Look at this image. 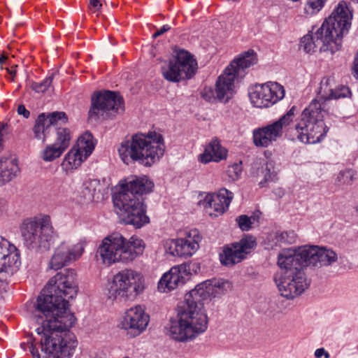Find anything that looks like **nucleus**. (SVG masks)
I'll return each instance as SVG.
<instances>
[{"label": "nucleus", "instance_id": "1a4fd4ad", "mask_svg": "<svg viewBox=\"0 0 358 358\" xmlns=\"http://www.w3.org/2000/svg\"><path fill=\"white\" fill-rule=\"evenodd\" d=\"M144 249L145 243L138 236H132L127 240L116 232L103 239L98 252L103 262L110 265L115 262H132L143 253Z\"/></svg>", "mask_w": 358, "mask_h": 358}, {"label": "nucleus", "instance_id": "4be33fe9", "mask_svg": "<svg viewBox=\"0 0 358 358\" xmlns=\"http://www.w3.org/2000/svg\"><path fill=\"white\" fill-rule=\"evenodd\" d=\"M240 78L232 71L227 67L224 72L217 78L215 84V94L217 100L227 103L233 96L235 90V79Z\"/></svg>", "mask_w": 358, "mask_h": 358}, {"label": "nucleus", "instance_id": "aec40b11", "mask_svg": "<svg viewBox=\"0 0 358 358\" xmlns=\"http://www.w3.org/2000/svg\"><path fill=\"white\" fill-rule=\"evenodd\" d=\"M201 240L199 231L192 229L186 233L185 238L171 240L169 246V252L173 256L190 257L199 249Z\"/></svg>", "mask_w": 358, "mask_h": 358}, {"label": "nucleus", "instance_id": "864d4df0", "mask_svg": "<svg viewBox=\"0 0 358 358\" xmlns=\"http://www.w3.org/2000/svg\"><path fill=\"white\" fill-rule=\"evenodd\" d=\"M357 350H358V345H357Z\"/></svg>", "mask_w": 358, "mask_h": 358}, {"label": "nucleus", "instance_id": "2f4dec72", "mask_svg": "<svg viewBox=\"0 0 358 358\" xmlns=\"http://www.w3.org/2000/svg\"><path fill=\"white\" fill-rule=\"evenodd\" d=\"M64 151V150L54 143L45 146L41 152V157L45 162H52L60 157Z\"/></svg>", "mask_w": 358, "mask_h": 358}, {"label": "nucleus", "instance_id": "20e7f679", "mask_svg": "<svg viewBox=\"0 0 358 358\" xmlns=\"http://www.w3.org/2000/svg\"><path fill=\"white\" fill-rule=\"evenodd\" d=\"M352 13L345 1L340 2L322 26L314 33L308 34L301 41V47L307 53L329 52L331 55L342 46V38L351 26Z\"/></svg>", "mask_w": 358, "mask_h": 358}, {"label": "nucleus", "instance_id": "c9c22d12", "mask_svg": "<svg viewBox=\"0 0 358 358\" xmlns=\"http://www.w3.org/2000/svg\"><path fill=\"white\" fill-rule=\"evenodd\" d=\"M36 341H38V342L40 343V337H34L33 335L31 334L28 338L27 342L22 343L20 344V347L24 351H26L27 348H29L33 358H41L40 354L35 344V342Z\"/></svg>", "mask_w": 358, "mask_h": 358}, {"label": "nucleus", "instance_id": "c756f323", "mask_svg": "<svg viewBox=\"0 0 358 358\" xmlns=\"http://www.w3.org/2000/svg\"><path fill=\"white\" fill-rule=\"evenodd\" d=\"M335 85L336 83L333 78L324 77L320 81L317 91L320 98L324 101L330 100L331 97H336L333 94V90Z\"/></svg>", "mask_w": 358, "mask_h": 358}, {"label": "nucleus", "instance_id": "dca6fc26", "mask_svg": "<svg viewBox=\"0 0 358 358\" xmlns=\"http://www.w3.org/2000/svg\"><path fill=\"white\" fill-rule=\"evenodd\" d=\"M294 256L303 266H328L337 261L336 253L330 249L304 245L294 250Z\"/></svg>", "mask_w": 358, "mask_h": 358}, {"label": "nucleus", "instance_id": "f8f14e48", "mask_svg": "<svg viewBox=\"0 0 358 358\" xmlns=\"http://www.w3.org/2000/svg\"><path fill=\"white\" fill-rule=\"evenodd\" d=\"M197 70V62L187 51L180 50L167 64L162 66L164 78L170 82L179 83L192 78Z\"/></svg>", "mask_w": 358, "mask_h": 358}, {"label": "nucleus", "instance_id": "c03bdc74", "mask_svg": "<svg viewBox=\"0 0 358 358\" xmlns=\"http://www.w3.org/2000/svg\"><path fill=\"white\" fill-rule=\"evenodd\" d=\"M266 171L264 181L259 182V185L262 187L264 186V183L268 181H274L276 179V173L275 171H271L268 164H266Z\"/></svg>", "mask_w": 358, "mask_h": 358}, {"label": "nucleus", "instance_id": "7ed1b4c3", "mask_svg": "<svg viewBox=\"0 0 358 358\" xmlns=\"http://www.w3.org/2000/svg\"><path fill=\"white\" fill-rule=\"evenodd\" d=\"M34 329L40 337L43 358H71L78 345L76 336L70 329L75 324L72 313L42 315L34 313Z\"/></svg>", "mask_w": 358, "mask_h": 358}, {"label": "nucleus", "instance_id": "bb28decb", "mask_svg": "<svg viewBox=\"0 0 358 358\" xmlns=\"http://www.w3.org/2000/svg\"><path fill=\"white\" fill-rule=\"evenodd\" d=\"M227 154V150L221 145L217 139H215L206 147L203 153L199 156V160L205 164L211 161L218 162L225 159Z\"/></svg>", "mask_w": 358, "mask_h": 358}, {"label": "nucleus", "instance_id": "4468645a", "mask_svg": "<svg viewBox=\"0 0 358 358\" xmlns=\"http://www.w3.org/2000/svg\"><path fill=\"white\" fill-rule=\"evenodd\" d=\"M284 87L276 82L257 84L250 88L249 97L257 108H268L285 96Z\"/></svg>", "mask_w": 358, "mask_h": 358}, {"label": "nucleus", "instance_id": "423d86ee", "mask_svg": "<svg viewBox=\"0 0 358 358\" xmlns=\"http://www.w3.org/2000/svg\"><path fill=\"white\" fill-rule=\"evenodd\" d=\"M153 187V182L146 177H135L121 185V191L113 197V203L126 224L139 229L150 222L143 194L150 193Z\"/></svg>", "mask_w": 358, "mask_h": 358}, {"label": "nucleus", "instance_id": "7c9ffc66", "mask_svg": "<svg viewBox=\"0 0 358 358\" xmlns=\"http://www.w3.org/2000/svg\"><path fill=\"white\" fill-rule=\"evenodd\" d=\"M53 131L56 135L54 143L66 150L69 147L72 138L70 129L66 127H57Z\"/></svg>", "mask_w": 358, "mask_h": 358}, {"label": "nucleus", "instance_id": "9b49d317", "mask_svg": "<svg viewBox=\"0 0 358 358\" xmlns=\"http://www.w3.org/2000/svg\"><path fill=\"white\" fill-rule=\"evenodd\" d=\"M144 278L141 273L125 269L117 273L108 290L112 300L133 299L144 289Z\"/></svg>", "mask_w": 358, "mask_h": 358}, {"label": "nucleus", "instance_id": "58836bf2", "mask_svg": "<svg viewBox=\"0 0 358 358\" xmlns=\"http://www.w3.org/2000/svg\"><path fill=\"white\" fill-rule=\"evenodd\" d=\"M252 220H255V217H248L245 215H240L236 218L238 227L242 231H248L251 229Z\"/></svg>", "mask_w": 358, "mask_h": 358}, {"label": "nucleus", "instance_id": "37998d69", "mask_svg": "<svg viewBox=\"0 0 358 358\" xmlns=\"http://www.w3.org/2000/svg\"><path fill=\"white\" fill-rule=\"evenodd\" d=\"M279 240L285 243L292 244L295 242L296 234L294 231L282 232L279 236Z\"/></svg>", "mask_w": 358, "mask_h": 358}, {"label": "nucleus", "instance_id": "603ef678", "mask_svg": "<svg viewBox=\"0 0 358 358\" xmlns=\"http://www.w3.org/2000/svg\"><path fill=\"white\" fill-rule=\"evenodd\" d=\"M324 1H327V0H324Z\"/></svg>", "mask_w": 358, "mask_h": 358}, {"label": "nucleus", "instance_id": "c85d7f7f", "mask_svg": "<svg viewBox=\"0 0 358 358\" xmlns=\"http://www.w3.org/2000/svg\"><path fill=\"white\" fill-rule=\"evenodd\" d=\"M101 185L99 180L90 179L83 184V193L85 199L89 201L99 199L98 194L101 192Z\"/></svg>", "mask_w": 358, "mask_h": 358}, {"label": "nucleus", "instance_id": "a18cd8bd", "mask_svg": "<svg viewBox=\"0 0 358 358\" xmlns=\"http://www.w3.org/2000/svg\"><path fill=\"white\" fill-rule=\"evenodd\" d=\"M89 7L91 10L93 12L99 11L101 7L102 4L100 3L99 0H89Z\"/></svg>", "mask_w": 358, "mask_h": 358}, {"label": "nucleus", "instance_id": "412c9836", "mask_svg": "<svg viewBox=\"0 0 358 358\" xmlns=\"http://www.w3.org/2000/svg\"><path fill=\"white\" fill-rule=\"evenodd\" d=\"M149 320V315L142 306H136L127 310L120 326L127 330L131 336L135 337L146 329Z\"/></svg>", "mask_w": 358, "mask_h": 358}, {"label": "nucleus", "instance_id": "39448f33", "mask_svg": "<svg viewBox=\"0 0 358 358\" xmlns=\"http://www.w3.org/2000/svg\"><path fill=\"white\" fill-rule=\"evenodd\" d=\"M76 272L64 269L51 278L38 296L34 313L42 315L71 313L69 299L78 293Z\"/></svg>", "mask_w": 358, "mask_h": 358}, {"label": "nucleus", "instance_id": "4c0bfd02", "mask_svg": "<svg viewBox=\"0 0 358 358\" xmlns=\"http://www.w3.org/2000/svg\"><path fill=\"white\" fill-rule=\"evenodd\" d=\"M325 3L324 0H307L306 13L311 15L317 13L324 7Z\"/></svg>", "mask_w": 358, "mask_h": 358}, {"label": "nucleus", "instance_id": "ea45409f", "mask_svg": "<svg viewBox=\"0 0 358 358\" xmlns=\"http://www.w3.org/2000/svg\"><path fill=\"white\" fill-rule=\"evenodd\" d=\"M333 94L336 97H331V99H338L345 98L350 95L351 92L349 87L344 85H335L333 90Z\"/></svg>", "mask_w": 358, "mask_h": 358}, {"label": "nucleus", "instance_id": "cd10ccee", "mask_svg": "<svg viewBox=\"0 0 358 358\" xmlns=\"http://www.w3.org/2000/svg\"><path fill=\"white\" fill-rule=\"evenodd\" d=\"M53 131L52 126L47 121L44 113L39 115L33 127L34 138L45 143L50 132Z\"/></svg>", "mask_w": 358, "mask_h": 358}, {"label": "nucleus", "instance_id": "de8ad7c7", "mask_svg": "<svg viewBox=\"0 0 358 358\" xmlns=\"http://www.w3.org/2000/svg\"><path fill=\"white\" fill-rule=\"evenodd\" d=\"M17 113L22 115L25 118H28L30 115V113L26 109L24 105H19L17 107Z\"/></svg>", "mask_w": 358, "mask_h": 358}, {"label": "nucleus", "instance_id": "a19ab883", "mask_svg": "<svg viewBox=\"0 0 358 358\" xmlns=\"http://www.w3.org/2000/svg\"><path fill=\"white\" fill-rule=\"evenodd\" d=\"M338 178L340 181L343 180L344 184L351 185L355 179V173L352 170H345L340 173Z\"/></svg>", "mask_w": 358, "mask_h": 358}, {"label": "nucleus", "instance_id": "f3484780", "mask_svg": "<svg viewBox=\"0 0 358 358\" xmlns=\"http://www.w3.org/2000/svg\"><path fill=\"white\" fill-rule=\"evenodd\" d=\"M256 239L252 236H245L239 241L224 245L220 253L222 265L232 266L245 259L256 247Z\"/></svg>", "mask_w": 358, "mask_h": 358}, {"label": "nucleus", "instance_id": "e433bc0d", "mask_svg": "<svg viewBox=\"0 0 358 358\" xmlns=\"http://www.w3.org/2000/svg\"><path fill=\"white\" fill-rule=\"evenodd\" d=\"M242 171V162L234 163V164L228 166L226 171V176L229 180L235 181L240 178Z\"/></svg>", "mask_w": 358, "mask_h": 358}, {"label": "nucleus", "instance_id": "473e14b6", "mask_svg": "<svg viewBox=\"0 0 358 358\" xmlns=\"http://www.w3.org/2000/svg\"><path fill=\"white\" fill-rule=\"evenodd\" d=\"M46 118L53 130H55V128L60 127L59 126V124L66 123L68 121L66 113L62 111H55L48 113L46 115Z\"/></svg>", "mask_w": 358, "mask_h": 358}, {"label": "nucleus", "instance_id": "6ab92c4d", "mask_svg": "<svg viewBox=\"0 0 358 358\" xmlns=\"http://www.w3.org/2000/svg\"><path fill=\"white\" fill-rule=\"evenodd\" d=\"M83 252V243L80 242L73 246H69L66 243L62 242L55 249L49 262V268L59 270L76 260Z\"/></svg>", "mask_w": 358, "mask_h": 358}, {"label": "nucleus", "instance_id": "a211bd4d", "mask_svg": "<svg viewBox=\"0 0 358 358\" xmlns=\"http://www.w3.org/2000/svg\"><path fill=\"white\" fill-rule=\"evenodd\" d=\"M21 264L17 248L0 236V273L6 279L13 275Z\"/></svg>", "mask_w": 358, "mask_h": 358}, {"label": "nucleus", "instance_id": "49530a36", "mask_svg": "<svg viewBox=\"0 0 358 358\" xmlns=\"http://www.w3.org/2000/svg\"><path fill=\"white\" fill-rule=\"evenodd\" d=\"M171 29V27L168 24H164L160 29H157L152 35L153 38H157L163 34L166 33Z\"/></svg>", "mask_w": 358, "mask_h": 358}, {"label": "nucleus", "instance_id": "f257e3e1", "mask_svg": "<svg viewBox=\"0 0 358 358\" xmlns=\"http://www.w3.org/2000/svg\"><path fill=\"white\" fill-rule=\"evenodd\" d=\"M230 287L229 281L216 278L198 284L178 303L176 317L171 318L166 327L169 336L176 341L187 342L203 333L208 322L204 302L224 294Z\"/></svg>", "mask_w": 358, "mask_h": 358}, {"label": "nucleus", "instance_id": "393cba45", "mask_svg": "<svg viewBox=\"0 0 358 358\" xmlns=\"http://www.w3.org/2000/svg\"><path fill=\"white\" fill-rule=\"evenodd\" d=\"M257 55L253 50H249L247 52L240 55V56L233 60L227 66L231 68V71L240 78H243L245 75V70L257 64Z\"/></svg>", "mask_w": 358, "mask_h": 358}, {"label": "nucleus", "instance_id": "a878e982", "mask_svg": "<svg viewBox=\"0 0 358 358\" xmlns=\"http://www.w3.org/2000/svg\"><path fill=\"white\" fill-rule=\"evenodd\" d=\"M20 172L17 160L12 157L0 158V186L13 180Z\"/></svg>", "mask_w": 358, "mask_h": 358}, {"label": "nucleus", "instance_id": "2eb2a0df", "mask_svg": "<svg viewBox=\"0 0 358 358\" xmlns=\"http://www.w3.org/2000/svg\"><path fill=\"white\" fill-rule=\"evenodd\" d=\"M94 138L89 131L78 138L77 143L66 155L61 166L66 172L72 171L80 166L94 149Z\"/></svg>", "mask_w": 358, "mask_h": 358}, {"label": "nucleus", "instance_id": "79ce46f5", "mask_svg": "<svg viewBox=\"0 0 358 358\" xmlns=\"http://www.w3.org/2000/svg\"><path fill=\"white\" fill-rule=\"evenodd\" d=\"M201 96L206 101L208 102H215V100L217 99V94H215V90L214 91L210 87H205L201 92Z\"/></svg>", "mask_w": 358, "mask_h": 358}, {"label": "nucleus", "instance_id": "9d476101", "mask_svg": "<svg viewBox=\"0 0 358 358\" xmlns=\"http://www.w3.org/2000/svg\"><path fill=\"white\" fill-rule=\"evenodd\" d=\"M20 230L29 248L48 250L53 243L55 231L49 215L24 220Z\"/></svg>", "mask_w": 358, "mask_h": 358}, {"label": "nucleus", "instance_id": "6e6552de", "mask_svg": "<svg viewBox=\"0 0 358 358\" xmlns=\"http://www.w3.org/2000/svg\"><path fill=\"white\" fill-rule=\"evenodd\" d=\"M280 271L274 275V280L281 295L291 299L301 295L308 286L304 267L292 250H283L278 256Z\"/></svg>", "mask_w": 358, "mask_h": 358}, {"label": "nucleus", "instance_id": "b1692460", "mask_svg": "<svg viewBox=\"0 0 358 358\" xmlns=\"http://www.w3.org/2000/svg\"><path fill=\"white\" fill-rule=\"evenodd\" d=\"M234 198V194L226 188L220 189L217 192L208 194L205 201L216 213L222 214L225 212Z\"/></svg>", "mask_w": 358, "mask_h": 358}, {"label": "nucleus", "instance_id": "ddd939ff", "mask_svg": "<svg viewBox=\"0 0 358 358\" xmlns=\"http://www.w3.org/2000/svg\"><path fill=\"white\" fill-rule=\"evenodd\" d=\"M124 110V100L119 92L110 90L96 91L91 97V106L88 117L97 120L110 111L118 112Z\"/></svg>", "mask_w": 358, "mask_h": 358}, {"label": "nucleus", "instance_id": "f704fd0d", "mask_svg": "<svg viewBox=\"0 0 358 358\" xmlns=\"http://www.w3.org/2000/svg\"><path fill=\"white\" fill-rule=\"evenodd\" d=\"M54 78V73L47 76L41 82H34L30 83V87L36 93H43L50 87Z\"/></svg>", "mask_w": 358, "mask_h": 358}, {"label": "nucleus", "instance_id": "09e8293b", "mask_svg": "<svg viewBox=\"0 0 358 358\" xmlns=\"http://www.w3.org/2000/svg\"><path fill=\"white\" fill-rule=\"evenodd\" d=\"M315 356L317 358H320L322 356H324V358H330L329 353L327 352L324 348L317 349L315 352Z\"/></svg>", "mask_w": 358, "mask_h": 358}, {"label": "nucleus", "instance_id": "72a5a7b5", "mask_svg": "<svg viewBox=\"0 0 358 358\" xmlns=\"http://www.w3.org/2000/svg\"><path fill=\"white\" fill-rule=\"evenodd\" d=\"M182 273L186 277V279L189 280L192 275L197 274L201 269V266L199 262L190 261L186 263H183L179 265Z\"/></svg>", "mask_w": 358, "mask_h": 358}, {"label": "nucleus", "instance_id": "8fccbe9b", "mask_svg": "<svg viewBox=\"0 0 358 358\" xmlns=\"http://www.w3.org/2000/svg\"><path fill=\"white\" fill-rule=\"evenodd\" d=\"M8 59V57L6 56L5 55H1L0 56V64L1 65H3L6 63V62L7 61Z\"/></svg>", "mask_w": 358, "mask_h": 358}, {"label": "nucleus", "instance_id": "f03ea898", "mask_svg": "<svg viewBox=\"0 0 358 358\" xmlns=\"http://www.w3.org/2000/svg\"><path fill=\"white\" fill-rule=\"evenodd\" d=\"M317 99H313L301 114L300 118L293 127H290L294 117L296 106H292L288 112L277 121L265 127L253 130V143L257 147L267 148L282 136L283 131L292 140H298L308 144L320 142L327 131L324 123L325 110Z\"/></svg>", "mask_w": 358, "mask_h": 358}, {"label": "nucleus", "instance_id": "3c124183", "mask_svg": "<svg viewBox=\"0 0 358 358\" xmlns=\"http://www.w3.org/2000/svg\"><path fill=\"white\" fill-rule=\"evenodd\" d=\"M7 71L11 75L13 76V77H14L16 74V71L15 70H10L8 69H7Z\"/></svg>", "mask_w": 358, "mask_h": 358}, {"label": "nucleus", "instance_id": "5701e85b", "mask_svg": "<svg viewBox=\"0 0 358 358\" xmlns=\"http://www.w3.org/2000/svg\"><path fill=\"white\" fill-rule=\"evenodd\" d=\"M187 280L179 265L173 266L165 273L158 282V289L162 292H169L180 285H183Z\"/></svg>", "mask_w": 358, "mask_h": 358}, {"label": "nucleus", "instance_id": "0eeeda50", "mask_svg": "<svg viewBox=\"0 0 358 358\" xmlns=\"http://www.w3.org/2000/svg\"><path fill=\"white\" fill-rule=\"evenodd\" d=\"M164 151L163 136L157 132L134 134L130 140L123 141L118 148L124 164L137 162L144 166H151L159 162Z\"/></svg>", "mask_w": 358, "mask_h": 358}]
</instances>
